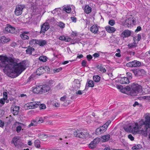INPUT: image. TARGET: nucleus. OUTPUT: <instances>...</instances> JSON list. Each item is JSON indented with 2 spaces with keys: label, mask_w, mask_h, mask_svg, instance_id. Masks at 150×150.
<instances>
[{
  "label": "nucleus",
  "mask_w": 150,
  "mask_h": 150,
  "mask_svg": "<svg viewBox=\"0 0 150 150\" xmlns=\"http://www.w3.org/2000/svg\"><path fill=\"white\" fill-rule=\"evenodd\" d=\"M132 72L136 76H143L146 74L145 70L141 69H136L132 70Z\"/></svg>",
  "instance_id": "obj_7"
},
{
  "label": "nucleus",
  "mask_w": 150,
  "mask_h": 150,
  "mask_svg": "<svg viewBox=\"0 0 150 150\" xmlns=\"http://www.w3.org/2000/svg\"><path fill=\"white\" fill-rule=\"evenodd\" d=\"M135 126L132 129V133L136 134L138 132L139 129L143 127L140 131L142 135L146 137L149 133V139L150 140V117L146 115L145 117V120L142 119L138 123H136Z\"/></svg>",
  "instance_id": "obj_2"
},
{
  "label": "nucleus",
  "mask_w": 150,
  "mask_h": 150,
  "mask_svg": "<svg viewBox=\"0 0 150 150\" xmlns=\"http://www.w3.org/2000/svg\"><path fill=\"white\" fill-rule=\"evenodd\" d=\"M59 26L61 28H64L65 27V24L62 22H60L58 24Z\"/></svg>",
  "instance_id": "obj_48"
},
{
  "label": "nucleus",
  "mask_w": 150,
  "mask_h": 150,
  "mask_svg": "<svg viewBox=\"0 0 150 150\" xmlns=\"http://www.w3.org/2000/svg\"><path fill=\"white\" fill-rule=\"evenodd\" d=\"M22 127L21 125L18 126L16 128V131L18 132H20L22 129Z\"/></svg>",
  "instance_id": "obj_50"
},
{
  "label": "nucleus",
  "mask_w": 150,
  "mask_h": 150,
  "mask_svg": "<svg viewBox=\"0 0 150 150\" xmlns=\"http://www.w3.org/2000/svg\"><path fill=\"white\" fill-rule=\"evenodd\" d=\"M107 126L106 125H103L97 128L96 130L95 133L96 134H99L105 132L107 129Z\"/></svg>",
  "instance_id": "obj_9"
},
{
  "label": "nucleus",
  "mask_w": 150,
  "mask_h": 150,
  "mask_svg": "<svg viewBox=\"0 0 150 150\" xmlns=\"http://www.w3.org/2000/svg\"><path fill=\"white\" fill-rule=\"evenodd\" d=\"M24 107L25 109L26 110L31 109L32 108V107H30V106H29V105H28V103L25 104L24 105Z\"/></svg>",
  "instance_id": "obj_53"
},
{
  "label": "nucleus",
  "mask_w": 150,
  "mask_h": 150,
  "mask_svg": "<svg viewBox=\"0 0 150 150\" xmlns=\"http://www.w3.org/2000/svg\"><path fill=\"white\" fill-rule=\"evenodd\" d=\"M91 8L88 5H86L84 8L85 12L87 14H89L91 11Z\"/></svg>",
  "instance_id": "obj_29"
},
{
  "label": "nucleus",
  "mask_w": 150,
  "mask_h": 150,
  "mask_svg": "<svg viewBox=\"0 0 150 150\" xmlns=\"http://www.w3.org/2000/svg\"><path fill=\"white\" fill-rule=\"evenodd\" d=\"M84 91H81V90H79L76 92V93L77 95H81L83 93Z\"/></svg>",
  "instance_id": "obj_61"
},
{
  "label": "nucleus",
  "mask_w": 150,
  "mask_h": 150,
  "mask_svg": "<svg viewBox=\"0 0 150 150\" xmlns=\"http://www.w3.org/2000/svg\"><path fill=\"white\" fill-rule=\"evenodd\" d=\"M92 56L90 54H88L86 56V58L88 61H90L92 58Z\"/></svg>",
  "instance_id": "obj_58"
},
{
  "label": "nucleus",
  "mask_w": 150,
  "mask_h": 150,
  "mask_svg": "<svg viewBox=\"0 0 150 150\" xmlns=\"http://www.w3.org/2000/svg\"><path fill=\"white\" fill-rule=\"evenodd\" d=\"M75 137L82 139H86L89 136V133L85 131L77 130L74 132Z\"/></svg>",
  "instance_id": "obj_4"
},
{
  "label": "nucleus",
  "mask_w": 150,
  "mask_h": 150,
  "mask_svg": "<svg viewBox=\"0 0 150 150\" xmlns=\"http://www.w3.org/2000/svg\"><path fill=\"white\" fill-rule=\"evenodd\" d=\"M132 19H133V18L130 17L126 20L123 23V25L126 27H130L132 24Z\"/></svg>",
  "instance_id": "obj_12"
},
{
  "label": "nucleus",
  "mask_w": 150,
  "mask_h": 150,
  "mask_svg": "<svg viewBox=\"0 0 150 150\" xmlns=\"http://www.w3.org/2000/svg\"><path fill=\"white\" fill-rule=\"evenodd\" d=\"M97 68L99 69V70L102 73L105 72L106 70V69L103 67L102 65H98Z\"/></svg>",
  "instance_id": "obj_31"
},
{
  "label": "nucleus",
  "mask_w": 150,
  "mask_h": 150,
  "mask_svg": "<svg viewBox=\"0 0 150 150\" xmlns=\"http://www.w3.org/2000/svg\"><path fill=\"white\" fill-rule=\"evenodd\" d=\"M38 40L32 39L29 41V44L32 47H35L38 45Z\"/></svg>",
  "instance_id": "obj_26"
},
{
  "label": "nucleus",
  "mask_w": 150,
  "mask_h": 150,
  "mask_svg": "<svg viewBox=\"0 0 150 150\" xmlns=\"http://www.w3.org/2000/svg\"><path fill=\"white\" fill-rule=\"evenodd\" d=\"M62 69V67H59L57 69H54V70L55 71V72H57L61 71Z\"/></svg>",
  "instance_id": "obj_56"
},
{
  "label": "nucleus",
  "mask_w": 150,
  "mask_h": 150,
  "mask_svg": "<svg viewBox=\"0 0 150 150\" xmlns=\"http://www.w3.org/2000/svg\"><path fill=\"white\" fill-rule=\"evenodd\" d=\"M142 64L141 62L134 60L127 63L126 66L130 67H137L141 66Z\"/></svg>",
  "instance_id": "obj_6"
},
{
  "label": "nucleus",
  "mask_w": 150,
  "mask_h": 150,
  "mask_svg": "<svg viewBox=\"0 0 150 150\" xmlns=\"http://www.w3.org/2000/svg\"><path fill=\"white\" fill-rule=\"evenodd\" d=\"M142 147V146L140 144H138L133 146L132 148L133 150H139V149Z\"/></svg>",
  "instance_id": "obj_41"
},
{
  "label": "nucleus",
  "mask_w": 150,
  "mask_h": 150,
  "mask_svg": "<svg viewBox=\"0 0 150 150\" xmlns=\"http://www.w3.org/2000/svg\"><path fill=\"white\" fill-rule=\"evenodd\" d=\"M10 39L6 38L5 36L0 37V42L2 43H5L10 41Z\"/></svg>",
  "instance_id": "obj_21"
},
{
  "label": "nucleus",
  "mask_w": 150,
  "mask_h": 150,
  "mask_svg": "<svg viewBox=\"0 0 150 150\" xmlns=\"http://www.w3.org/2000/svg\"><path fill=\"white\" fill-rule=\"evenodd\" d=\"M142 30V28L140 26H138L137 27V28L135 30V32L137 33L140 31Z\"/></svg>",
  "instance_id": "obj_60"
},
{
  "label": "nucleus",
  "mask_w": 150,
  "mask_h": 150,
  "mask_svg": "<svg viewBox=\"0 0 150 150\" xmlns=\"http://www.w3.org/2000/svg\"><path fill=\"white\" fill-rule=\"evenodd\" d=\"M71 19L72 21L74 22H76V18L75 17H71Z\"/></svg>",
  "instance_id": "obj_64"
},
{
  "label": "nucleus",
  "mask_w": 150,
  "mask_h": 150,
  "mask_svg": "<svg viewBox=\"0 0 150 150\" xmlns=\"http://www.w3.org/2000/svg\"><path fill=\"white\" fill-rule=\"evenodd\" d=\"M13 120V118L11 115L9 117H7L6 121V126H7L8 125L11 124Z\"/></svg>",
  "instance_id": "obj_23"
},
{
  "label": "nucleus",
  "mask_w": 150,
  "mask_h": 150,
  "mask_svg": "<svg viewBox=\"0 0 150 150\" xmlns=\"http://www.w3.org/2000/svg\"><path fill=\"white\" fill-rule=\"evenodd\" d=\"M26 62L25 60L18 63L15 62H11L5 66L4 69V72L12 78L17 77L26 69Z\"/></svg>",
  "instance_id": "obj_1"
},
{
  "label": "nucleus",
  "mask_w": 150,
  "mask_h": 150,
  "mask_svg": "<svg viewBox=\"0 0 150 150\" xmlns=\"http://www.w3.org/2000/svg\"><path fill=\"white\" fill-rule=\"evenodd\" d=\"M20 36L22 39L23 40H28L29 38L28 36L22 33L20 35Z\"/></svg>",
  "instance_id": "obj_42"
},
{
  "label": "nucleus",
  "mask_w": 150,
  "mask_h": 150,
  "mask_svg": "<svg viewBox=\"0 0 150 150\" xmlns=\"http://www.w3.org/2000/svg\"><path fill=\"white\" fill-rule=\"evenodd\" d=\"M109 24L111 26H113L115 24V21L113 20H111L109 21Z\"/></svg>",
  "instance_id": "obj_49"
},
{
  "label": "nucleus",
  "mask_w": 150,
  "mask_h": 150,
  "mask_svg": "<svg viewBox=\"0 0 150 150\" xmlns=\"http://www.w3.org/2000/svg\"><path fill=\"white\" fill-rule=\"evenodd\" d=\"M49 28L48 25H45V23L43 24L41 27L40 32L42 33L43 35H44L45 31H47Z\"/></svg>",
  "instance_id": "obj_16"
},
{
  "label": "nucleus",
  "mask_w": 150,
  "mask_h": 150,
  "mask_svg": "<svg viewBox=\"0 0 150 150\" xmlns=\"http://www.w3.org/2000/svg\"><path fill=\"white\" fill-rule=\"evenodd\" d=\"M105 29L108 32L110 33H113L115 31V29L114 27L109 25L106 26L105 27Z\"/></svg>",
  "instance_id": "obj_22"
},
{
  "label": "nucleus",
  "mask_w": 150,
  "mask_h": 150,
  "mask_svg": "<svg viewBox=\"0 0 150 150\" xmlns=\"http://www.w3.org/2000/svg\"><path fill=\"white\" fill-rule=\"evenodd\" d=\"M142 98L144 99L147 100L149 101H150V96H142Z\"/></svg>",
  "instance_id": "obj_57"
},
{
  "label": "nucleus",
  "mask_w": 150,
  "mask_h": 150,
  "mask_svg": "<svg viewBox=\"0 0 150 150\" xmlns=\"http://www.w3.org/2000/svg\"><path fill=\"white\" fill-rule=\"evenodd\" d=\"M137 45L135 41H134V42L133 43L129 44L128 46L129 48H132L136 47Z\"/></svg>",
  "instance_id": "obj_40"
},
{
  "label": "nucleus",
  "mask_w": 150,
  "mask_h": 150,
  "mask_svg": "<svg viewBox=\"0 0 150 150\" xmlns=\"http://www.w3.org/2000/svg\"><path fill=\"white\" fill-rule=\"evenodd\" d=\"M35 49L32 47H30V46L28 47V49L26 50V52L27 54L31 55L32 54L33 52H34Z\"/></svg>",
  "instance_id": "obj_28"
},
{
  "label": "nucleus",
  "mask_w": 150,
  "mask_h": 150,
  "mask_svg": "<svg viewBox=\"0 0 150 150\" xmlns=\"http://www.w3.org/2000/svg\"><path fill=\"white\" fill-rule=\"evenodd\" d=\"M93 82L92 80H90L87 82L86 85L85 90H87L89 87H93Z\"/></svg>",
  "instance_id": "obj_20"
},
{
  "label": "nucleus",
  "mask_w": 150,
  "mask_h": 150,
  "mask_svg": "<svg viewBox=\"0 0 150 150\" xmlns=\"http://www.w3.org/2000/svg\"><path fill=\"white\" fill-rule=\"evenodd\" d=\"M79 41V40L78 39H75L74 40H72L71 41V43L72 44H74L75 43H78V42Z\"/></svg>",
  "instance_id": "obj_62"
},
{
  "label": "nucleus",
  "mask_w": 150,
  "mask_h": 150,
  "mask_svg": "<svg viewBox=\"0 0 150 150\" xmlns=\"http://www.w3.org/2000/svg\"><path fill=\"white\" fill-rule=\"evenodd\" d=\"M20 107L16 105H13L11 108V112L14 115H17L19 112Z\"/></svg>",
  "instance_id": "obj_10"
},
{
  "label": "nucleus",
  "mask_w": 150,
  "mask_h": 150,
  "mask_svg": "<svg viewBox=\"0 0 150 150\" xmlns=\"http://www.w3.org/2000/svg\"><path fill=\"white\" fill-rule=\"evenodd\" d=\"M81 84V83L79 81H76V82L74 83V87L78 89L80 87Z\"/></svg>",
  "instance_id": "obj_36"
},
{
  "label": "nucleus",
  "mask_w": 150,
  "mask_h": 150,
  "mask_svg": "<svg viewBox=\"0 0 150 150\" xmlns=\"http://www.w3.org/2000/svg\"><path fill=\"white\" fill-rule=\"evenodd\" d=\"M131 31L129 30H125L122 33V35H124L125 37H128L131 35Z\"/></svg>",
  "instance_id": "obj_27"
},
{
  "label": "nucleus",
  "mask_w": 150,
  "mask_h": 150,
  "mask_svg": "<svg viewBox=\"0 0 150 150\" xmlns=\"http://www.w3.org/2000/svg\"><path fill=\"white\" fill-rule=\"evenodd\" d=\"M8 60V58L5 56H3L2 55L0 56V61L2 63H5L7 62Z\"/></svg>",
  "instance_id": "obj_30"
},
{
  "label": "nucleus",
  "mask_w": 150,
  "mask_h": 150,
  "mask_svg": "<svg viewBox=\"0 0 150 150\" xmlns=\"http://www.w3.org/2000/svg\"><path fill=\"white\" fill-rule=\"evenodd\" d=\"M59 39L61 40L65 41L66 40V38L64 36H61L59 37Z\"/></svg>",
  "instance_id": "obj_55"
},
{
  "label": "nucleus",
  "mask_w": 150,
  "mask_h": 150,
  "mask_svg": "<svg viewBox=\"0 0 150 150\" xmlns=\"http://www.w3.org/2000/svg\"><path fill=\"white\" fill-rule=\"evenodd\" d=\"M37 125V122L36 120H33L31 121V123L28 125V127H30L31 126H36Z\"/></svg>",
  "instance_id": "obj_38"
},
{
  "label": "nucleus",
  "mask_w": 150,
  "mask_h": 150,
  "mask_svg": "<svg viewBox=\"0 0 150 150\" xmlns=\"http://www.w3.org/2000/svg\"><path fill=\"white\" fill-rule=\"evenodd\" d=\"M24 5H16L14 11L15 14L16 16H19L21 15L23 9L25 8Z\"/></svg>",
  "instance_id": "obj_5"
},
{
  "label": "nucleus",
  "mask_w": 150,
  "mask_h": 150,
  "mask_svg": "<svg viewBox=\"0 0 150 150\" xmlns=\"http://www.w3.org/2000/svg\"><path fill=\"white\" fill-rule=\"evenodd\" d=\"M40 142L39 140H36L34 142L35 146L37 148H39L40 147Z\"/></svg>",
  "instance_id": "obj_35"
},
{
  "label": "nucleus",
  "mask_w": 150,
  "mask_h": 150,
  "mask_svg": "<svg viewBox=\"0 0 150 150\" xmlns=\"http://www.w3.org/2000/svg\"><path fill=\"white\" fill-rule=\"evenodd\" d=\"M47 58L46 56H44L40 57L39 58V59L40 61L45 62L47 61Z\"/></svg>",
  "instance_id": "obj_32"
},
{
  "label": "nucleus",
  "mask_w": 150,
  "mask_h": 150,
  "mask_svg": "<svg viewBox=\"0 0 150 150\" xmlns=\"http://www.w3.org/2000/svg\"><path fill=\"white\" fill-rule=\"evenodd\" d=\"M39 107L40 110L45 109L46 108V105L44 104H41L40 102V104L39 105Z\"/></svg>",
  "instance_id": "obj_44"
},
{
  "label": "nucleus",
  "mask_w": 150,
  "mask_h": 150,
  "mask_svg": "<svg viewBox=\"0 0 150 150\" xmlns=\"http://www.w3.org/2000/svg\"><path fill=\"white\" fill-rule=\"evenodd\" d=\"M40 104V102H33L28 103V105H29L32 109L35 108L39 106Z\"/></svg>",
  "instance_id": "obj_13"
},
{
  "label": "nucleus",
  "mask_w": 150,
  "mask_h": 150,
  "mask_svg": "<svg viewBox=\"0 0 150 150\" xmlns=\"http://www.w3.org/2000/svg\"><path fill=\"white\" fill-rule=\"evenodd\" d=\"M6 100L3 98H2L0 99V103L3 105L5 103Z\"/></svg>",
  "instance_id": "obj_54"
},
{
  "label": "nucleus",
  "mask_w": 150,
  "mask_h": 150,
  "mask_svg": "<svg viewBox=\"0 0 150 150\" xmlns=\"http://www.w3.org/2000/svg\"><path fill=\"white\" fill-rule=\"evenodd\" d=\"M34 75L32 74L28 78V82H30L31 81H32L34 80Z\"/></svg>",
  "instance_id": "obj_47"
},
{
  "label": "nucleus",
  "mask_w": 150,
  "mask_h": 150,
  "mask_svg": "<svg viewBox=\"0 0 150 150\" xmlns=\"http://www.w3.org/2000/svg\"><path fill=\"white\" fill-rule=\"evenodd\" d=\"M63 11L66 12L68 13H69L71 12V7L69 6H67L64 7L63 8Z\"/></svg>",
  "instance_id": "obj_33"
},
{
  "label": "nucleus",
  "mask_w": 150,
  "mask_h": 150,
  "mask_svg": "<svg viewBox=\"0 0 150 150\" xmlns=\"http://www.w3.org/2000/svg\"><path fill=\"white\" fill-rule=\"evenodd\" d=\"M110 135L109 134L103 135L101 137L102 141L103 142L108 141L110 139Z\"/></svg>",
  "instance_id": "obj_25"
},
{
  "label": "nucleus",
  "mask_w": 150,
  "mask_h": 150,
  "mask_svg": "<svg viewBox=\"0 0 150 150\" xmlns=\"http://www.w3.org/2000/svg\"><path fill=\"white\" fill-rule=\"evenodd\" d=\"M63 85L62 83H59V84L57 86V88L59 89H61L63 88Z\"/></svg>",
  "instance_id": "obj_46"
},
{
  "label": "nucleus",
  "mask_w": 150,
  "mask_h": 150,
  "mask_svg": "<svg viewBox=\"0 0 150 150\" xmlns=\"http://www.w3.org/2000/svg\"><path fill=\"white\" fill-rule=\"evenodd\" d=\"M20 138L19 137L16 136L13 137L12 139V143L16 146L19 144Z\"/></svg>",
  "instance_id": "obj_17"
},
{
  "label": "nucleus",
  "mask_w": 150,
  "mask_h": 150,
  "mask_svg": "<svg viewBox=\"0 0 150 150\" xmlns=\"http://www.w3.org/2000/svg\"><path fill=\"white\" fill-rule=\"evenodd\" d=\"M87 62L85 60H83L82 61L81 63V65L82 67H87L86 64Z\"/></svg>",
  "instance_id": "obj_51"
},
{
  "label": "nucleus",
  "mask_w": 150,
  "mask_h": 150,
  "mask_svg": "<svg viewBox=\"0 0 150 150\" xmlns=\"http://www.w3.org/2000/svg\"><path fill=\"white\" fill-rule=\"evenodd\" d=\"M5 125V122L4 121L0 119V127L3 128Z\"/></svg>",
  "instance_id": "obj_45"
},
{
  "label": "nucleus",
  "mask_w": 150,
  "mask_h": 150,
  "mask_svg": "<svg viewBox=\"0 0 150 150\" xmlns=\"http://www.w3.org/2000/svg\"><path fill=\"white\" fill-rule=\"evenodd\" d=\"M42 87L41 85L37 86L35 88H34L33 90L34 93L37 94L42 93L41 91Z\"/></svg>",
  "instance_id": "obj_14"
},
{
  "label": "nucleus",
  "mask_w": 150,
  "mask_h": 150,
  "mask_svg": "<svg viewBox=\"0 0 150 150\" xmlns=\"http://www.w3.org/2000/svg\"><path fill=\"white\" fill-rule=\"evenodd\" d=\"M96 143H94L92 141L89 144V147L91 149H93L96 147Z\"/></svg>",
  "instance_id": "obj_37"
},
{
  "label": "nucleus",
  "mask_w": 150,
  "mask_h": 150,
  "mask_svg": "<svg viewBox=\"0 0 150 150\" xmlns=\"http://www.w3.org/2000/svg\"><path fill=\"white\" fill-rule=\"evenodd\" d=\"M37 75H40L44 73V71L43 69V66L38 68L36 71Z\"/></svg>",
  "instance_id": "obj_19"
},
{
  "label": "nucleus",
  "mask_w": 150,
  "mask_h": 150,
  "mask_svg": "<svg viewBox=\"0 0 150 150\" xmlns=\"http://www.w3.org/2000/svg\"><path fill=\"white\" fill-rule=\"evenodd\" d=\"M99 139L98 138H96L94 139L93 142L94 143H96V144L99 143Z\"/></svg>",
  "instance_id": "obj_59"
},
{
  "label": "nucleus",
  "mask_w": 150,
  "mask_h": 150,
  "mask_svg": "<svg viewBox=\"0 0 150 150\" xmlns=\"http://www.w3.org/2000/svg\"><path fill=\"white\" fill-rule=\"evenodd\" d=\"M3 98L6 100L7 98V93L6 92H4L3 93Z\"/></svg>",
  "instance_id": "obj_52"
},
{
  "label": "nucleus",
  "mask_w": 150,
  "mask_h": 150,
  "mask_svg": "<svg viewBox=\"0 0 150 150\" xmlns=\"http://www.w3.org/2000/svg\"><path fill=\"white\" fill-rule=\"evenodd\" d=\"M119 81L121 84H127L130 82L129 79L126 77L120 78Z\"/></svg>",
  "instance_id": "obj_11"
},
{
  "label": "nucleus",
  "mask_w": 150,
  "mask_h": 150,
  "mask_svg": "<svg viewBox=\"0 0 150 150\" xmlns=\"http://www.w3.org/2000/svg\"><path fill=\"white\" fill-rule=\"evenodd\" d=\"M128 138L130 139L131 141L134 140V137L132 136L131 134H129L128 136Z\"/></svg>",
  "instance_id": "obj_63"
},
{
  "label": "nucleus",
  "mask_w": 150,
  "mask_h": 150,
  "mask_svg": "<svg viewBox=\"0 0 150 150\" xmlns=\"http://www.w3.org/2000/svg\"><path fill=\"white\" fill-rule=\"evenodd\" d=\"M100 77L98 75L94 76H93V80L96 82H99L100 80Z\"/></svg>",
  "instance_id": "obj_39"
},
{
  "label": "nucleus",
  "mask_w": 150,
  "mask_h": 150,
  "mask_svg": "<svg viewBox=\"0 0 150 150\" xmlns=\"http://www.w3.org/2000/svg\"><path fill=\"white\" fill-rule=\"evenodd\" d=\"M44 73H49L50 72V69L49 67L45 66H43Z\"/></svg>",
  "instance_id": "obj_34"
},
{
  "label": "nucleus",
  "mask_w": 150,
  "mask_h": 150,
  "mask_svg": "<svg viewBox=\"0 0 150 150\" xmlns=\"http://www.w3.org/2000/svg\"><path fill=\"white\" fill-rule=\"evenodd\" d=\"M131 91L130 95L132 96H135L142 90V87L140 85L136 83H133L131 85Z\"/></svg>",
  "instance_id": "obj_3"
},
{
  "label": "nucleus",
  "mask_w": 150,
  "mask_h": 150,
  "mask_svg": "<svg viewBox=\"0 0 150 150\" xmlns=\"http://www.w3.org/2000/svg\"><path fill=\"white\" fill-rule=\"evenodd\" d=\"M125 90L128 92L129 94L130 95V92L131 91V85L129 86H127L125 87Z\"/></svg>",
  "instance_id": "obj_43"
},
{
  "label": "nucleus",
  "mask_w": 150,
  "mask_h": 150,
  "mask_svg": "<svg viewBox=\"0 0 150 150\" xmlns=\"http://www.w3.org/2000/svg\"><path fill=\"white\" fill-rule=\"evenodd\" d=\"M90 30L93 33H97L98 30V26L97 24L93 25L91 27Z\"/></svg>",
  "instance_id": "obj_15"
},
{
  "label": "nucleus",
  "mask_w": 150,
  "mask_h": 150,
  "mask_svg": "<svg viewBox=\"0 0 150 150\" xmlns=\"http://www.w3.org/2000/svg\"><path fill=\"white\" fill-rule=\"evenodd\" d=\"M42 93H44L47 92L50 89V86L47 85H45L43 86L41 85Z\"/></svg>",
  "instance_id": "obj_18"
},
{
  "label": "nucleus",
  "mask_w": 150,
  "mask_h": 150,
  "mask_svg": "<svg viewBox=\"0 0 150 150\" xmlns=\"http://www.w3.org/2000/svg\"><path fill=\"white\" fill-rule=\"evenodd\" d=\"M38 45L40 46H43L46 45L47 42V41L45 40H38Z\"/></svg>",
  "instance_id": "obj_24"
},
{
  "label": "nucleus",
  "mask_w": 150,
  "mask_h": 150,
  "mask_svg": "<svg viewBox=\"0 0 150 150\" xmlns=\"http://www.w3.org/2000/svg\"><path fill=\"white\" fill-rule=\"evenodd\" d=\"M15 30V28L14 27L10 25H7L3 31L5 33H12L14 32Z\"/></svg>",
  "instance_id": "obj_8"
}]
</instances>
